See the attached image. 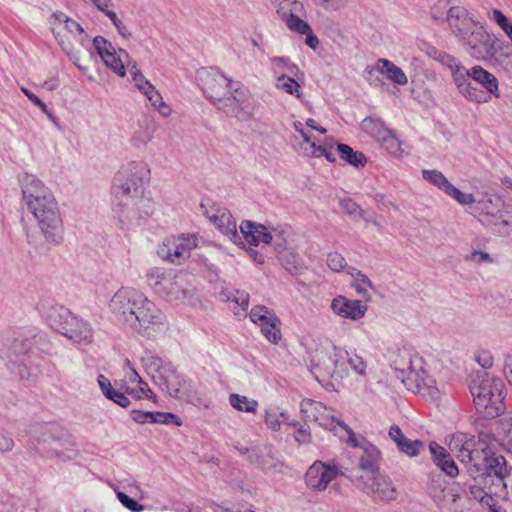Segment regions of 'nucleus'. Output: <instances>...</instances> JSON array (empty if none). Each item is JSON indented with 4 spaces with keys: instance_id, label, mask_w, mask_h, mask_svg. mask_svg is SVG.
I'll use <instances>...</instances> for the list:
<instances>
[{
    "instance_id": "obj_1",
    "label": "nucleus",
    "mask_w": 512,
    "mask_h": 512,
    "mask_svg": "<svg viewBox=\"0 0 512 512\" xmlns=\"http://www.w3.org/2000/svg\"><path fill=\"white\" fill-rule=\"evenodd\" d=\"M20 183L26 207L37 221L45 240L60 244L63 240V220L54 194L32 174L23 175Z\"/></svg>"
},
{
    "instance_id": "obj_2",
    "label": "nucleus",
    "mask_w": 512,
    "mask_h": 512,
    "mask_svg": "<svg viewBox=\"0 0 512 512\" xmlns=\"http://www.w3.org/2000/svg\"><path fill=\"white\" fill-rule=\"evenodd\" d=\"M457 457L474 479L496 477L499 482H503L508 473L505 458L493 453L483 441H466Z\"/></svg>"
},
{
    "instance_id": "obj_3",
    "label": "nucleus",
    "mask_w": 512,
    "mask_h": 512,
    "mask_svg": "<svg viewBox=\"0 0 512 512\" xmlns=\"http://www.w3.org/2000/svg\"><path fill=\"white\" fill-rule=\"evenodd\" d=\"M391 366L395 376L413 393L427 390L430 395L438 393L436 381L427 373L424 359L408 348H398Z\"/></svg>"
},
{
    "instance_id": "obj_4",
    "label": "nucleus",
    "mask_w": 512,
    "mask_h": 512,
    "mask_svg": "<svg viewBox=\"0 0 512 512\" xmlns=\"http://www.w3.org/2000/svg\"><path fill=\"white\" fill-rule=\"evenodd\" d=\"M471 213L480 216L481 223L494 235L507 237L512 232V203L495 193H482Z\"/></svg>"
},
{
    "instance_id": "obj_5",
    "label": "nucleus",
    "mask_w": 512,
    "mask_h": 512,
    "mask_svg": "<svg viewBox=\"0 0 512 512\" xmlns=\"http://www.w3.org/2000/svg\"><path fill=\"white\" fill-rule=\"evenodd\" d=\"M150 170L143 162H130L116 173L112 186V200H115V210L126 222L127 215H123L122 204L131 197L139 198L142 187L148 180Z\"/></svg>"
},
{
    "instance_id": "obj_6",
    "label": "nucleus",
    "mask_w": 512,
    "mask_h": 512,
    "mask_svg": "<svg viewBox=\"0 0 512 512\" xmlns=\"http://www.w3.org/2000/svg\"><path fill=\"white\" fill-rule=\"evenodd\" d=\"M476 410L484 417L494 418L504 410L503 381L499 378H477L470 384Z\"/></svg>"
},
{
    "instance_id": "obj_7",
    "label": "nucleus",
    "mask_w": 512,
    "mask_h": 512,
    "mask_svg": "<svg viewBox=\"0 0 512 512\" xmlns=\"http://www.w3.org/2000/svg\"><path fill=\"white\" fill-rule=\"evenodd\" d=\"M460 44L466 53L477 61L491 62L499 57L509 56L504 52L507 44L495 34L489 33L482 24L470 32L468 39Z\"/></svg>"
},
{
    "instance_id": "obj_8",
    "label": "nucleus",
    "mask_w": 512,
    "mask_h": 512,
    "mask_svg": "<svg viewBox=\"0 0 512 512\" xmlns=\"http://www.w3.org/2000/svg\"><path fill=\"white\" fill-rule=\"evenodd\" d=\"M146 277L150 287L161 297L170 301L186 300L189 290L184 287L186 283L184 274L154 267L147 272Z\"/></svg>"
},
{
    "instance_id": "obj_9",
    "label": "nucleus",
    "mask_w": 512,
    "mask_h": 512,
    "mask_svg": "<svg viewBox=\"0 0 512 512\" xmlns=\"http://www.w3.org/2000/svg\"><path fill=\"white\" fill-rule=\"evenodd\" d=\"M214 105L227 116L234 117L239 121L251 119L256 108L251 92L240 82L218 99Z\"/></svg>"
},
{
    "instance_id": "obj_10",
    "label": "nucleus",
    "mask_w": 512,
    "mask_h": 512,
    "mask_svg": "<svg viewBox=\"0 0 512 512\" xmlns=\"http://www.w3.org/2000/svg\"><path fill=\"white\" fill-rule=\"evenodd\" d=\"M471 81L479 84L490 95L496 98L500 97L499 82L496 76L481 66L475 65L468 69V75L465 76V88L458 90L467 100L475 103H486L489 101V97L483 91L473 87Z\"/></svg>"
},
{
    "instance_id": "obj_11",
    "label": "nucleus",
    "mask_w": 512,
    "mask_h": 512,
    "mask_svg": "<svg viewBox=\"0 0 512 512\" xmlns=\"http://www.w3.org/2000/svg\"><path fill=\"white\" fill-rule=\"evenodd\" d=\"M162 390L167 392L172 398L185 401L199 408L208 409L211 406L210 400L199 389L198 385L192 380L182 377L177 372Z\"/></svg>"
},
{
    "instance_id": "obj_12",
    "label": "nucleus",
    "mask_w": 512,
    "mask_h": 512,
    "mask_svg": "<svg viewBox=\"0 0 512 512\" xmlns=\"http://www.w3.org/2000/svg\"><path fill=\"white\" fill-rule=\"evenodd\" d=\"M347 478L357 489L375 499L391 501L396 498V490L391 481L380 472L364 478L358 471H351Z\"/></svg>"
},
{
    "instance_id": "obj_13",
    "label": "nucleus",
    "mask_w": 512,
    "mask_h": 512,
    "mask_svg": "<svg viewBox=\"0 0 512 512\" xmlns=\"http://www.w3.org/2000/svg\"><path fill=\"white\" fill-rule=\"evenodd\" d=\"M340 359H344V352L339 347L317 351L311 360V373L317 381L340 374Z\"/></svg>"
},
{
    "instance_id": "obj_14",
    "label": "nucleus",
    "mask_w": 512,
    "mask_h": 512,
    "mask_svg": "<svg viewBox=\"0 0 512 512\" xmlns=\"http://www.w3.org/2000/svg\"><path fill=\"white\" fill-rule=\"evenodd\" d=\"M200 209L202 214L209 220L211 224L214 225V227L220 233H222L234 244L238 246L244 245V243L241 241V236L237 231L236 221L227 208L215 205L208 208L202 202L200 204Z\"/></svg>"
},
{
    "instance_id": "obj_15",
    "label": "nucleus",
    "mask_w": 512,
    "mask_h": 512,
    "mask_svg": "<svg viewBox=\"0 0 512 512\" xmlns=\"http://www.w3.org/2000/svg\"><path fill=\"white\" fill-rule=\"evenodd\" d=\"M197 240L194 234L167 238L159 246L157 254L163 260L179 265L189 258L191 250L197 247Z\"/></svg>"
},
{
    "instance_id": "obj_16",
    "label": "nucleus",
    "mask_w": 512,
    "mask_h": 512,
    "mask_svg": "<svg viewBox=\"0 0 512 512\" xmlns=\"http://www.w3.org/2000/svg\"><path fill=\"white\" fill-rule=\"evenodd\" d=\"M164 314L157 306L151 302L146 303V306L137 309L132 316L130 314L126 325L143 336H151L152 331H156L164 324Z\"/></svg>"
},
{
    "instance_id": "obj_17",
    "label": "nucleus",
    "mask_w": 512,
    "mask_h": 512,
    "mask_svg": "<svg viewBox=\"0 0 512 512\" xmlns=\"http://www.w3.org/2000/svg\"><path fill=\"white\" fill-rule=\"evenodd\" d=\"M241 239L250 244L257 246L260 243L270 244L275 241V249L282 252L285 248L286 240L284 238V231L274 230V234L270 233L264 225L257 224L253 221H243L240 224Z\"/></svg>"
},
{
    "instance_id": "obj_18",
    "label": "nucleus",
    "mask_w": 512,
    "mask_h": 512,
    "mask_svg": "<svg viewBox=\"0 0 512 512\" xmlns=\"http://www.w3.org/2000/svg\"><path fill=\"white\" fill-rule=\"evenodd\" d=\"M123 215H127L126 222L123 217L115 210V200H112V211L118 219L122 229H131L139 225L140 220L152 213V201L149 198L139 196V198L131 197L122 204Z\"/></svg>"
},
{
    "instance_id": "obj_19",
    "label": "nucleus",
    "mask_w": 512,
    "mask_h": 512,
    "mask_svg": "<svg viewBox=\"0 0 512 512\" xmlns=\"http://www.w3.org/2000/svg\"><path fill=\"white\" fill-rule=\"evenodd\" d=\"M42 434L38 443L43 445V449L51 456L61 461H68L77 455L75 443L70 437H60L52 433L48 426H41Z\"/></svg>"
},
{
    "instance_id": "obj_20",
    "label": "nucleus",
    "mask_w": 512,
    "mask_h": 512,
    "mask_svg": "<svg viewBox=\"0 0 512 512\" xmlns=\"http://www.w3.org/2000/svg\"><path fill=\"white\" fill-rule=\"evenodd\" d=\"M199 78L202 81L204 94L213 104L239 83L226 77L221 71L213 68L201 70L199 72Z\"/></svg>"
},
{
    "instance_id": "obj_21",
    "label": "nucleus",
    "mask_w": 512,
    "mask_h": 512,
    "mask_svg": "<svg viewBox=\"0 0 512 512\" xmlns=\"http://www.w3.org/2000/svg\"><path fill=\"white\" fill-rule=\"evenodd\" d=\"M446 22L459 43L468 39L481 23L464 6H452L446 13Z\"/></svg>"
},
{
    "instance_id": "obj_22",
    "label": "nucleus",
    "mask_w": 512,
    "mask_h": 512,
    "mask_svg": "<svg viewBox=\"0 0 512 512\" xmlns=\"http://www.w3.org/2000/svg\"><path fill=\"white\" fill-rule=\"evenodd\" d=\"M93 46L109 69L119 77L126 75L125 62L129 59V54L126 50H116L114 46L102 36H96L93 39Z\"/></svg>"
},
{
    "instance_id": "obj_23",
    "label": "nucleus",
    "mask_w": 512,
    "mask_h": 512,
    "mask_svg": "<svg viewBox=\"0 0 512 512\" xmlns=\"http://www.w3.org/2000/svg\"><path fill=\"white\" fill-rule=\"evenodd\" d=\"M342 472L335 464H328L320 460L314 461L305 474V483L314 491H324L328 485Z\"/></svg>"
},
{
    "instance_id": "obj_24",
    "label": "nucleus",
    "mask_w": 512,
    "mask_h": 512,
    "mask_svg": "<svg viewBox=\"0 0 512 512\" xmlns=\"http://www.w3.org/2000/svg\"><path fill=\"white\" fill-rule=\"evenodd\" d=\"M277 14L285 22L288 29L300 35L310 31V25L300 16L305 14V8L302 2L298 0H288L275 7Z\"/></svg>"
},
{
    "instance_id": "obj_25",
    "label": "nucleus",
    "mask_w": 512,
    "mask_h": 512,
    "mask_svg": "<svg viewBox=\"0 0 512 512\" xmlns=\"http://www.w3.org/2000/svg\"><path fill=\"white\" fill-rule=\"evenodd\" d=\"M141 361L146 372L151 376L154 383L161 389H163V387L177 372L170 362L164 361L162 358L151 352H145Z\"/></svg>"
},
{
    "instance_id": "obj_26",
    "label": "nucleus",
    "mask_w": 512,
    "mask_h": 512,
    "mask_svg": "<svg viewBox=\"0 0 512 512\" xmlns=\"http://www.w3.org/2000/svg\"><path fill=\"white\" fill-rule=\"evenodd\" d=\"M301 412L306 420L316 422L331 431H336L337 421H340L330 415L329 409L323 403L311 399L301 402Z\"/></svg>"
},
{
    "instance_id": "obj_27",
    "label": "nucleus",
    "mask_w": 512,
    "mask_h": 512,
    "mask_svg": "<svg viewBox=\"0 0 512 512\" xmlns=\"http://www.w3.org/2000/svg\"><path fill=\"white\" fill-rule=\"evenodd\" d=\"M331 309L342 318L356 321L364 317L368 307L359 300H350L345 296H338L332 300Z\"/></svg>"
},
{
    "instance_id": "obj_28",
    "label": "nucleus",
    "mask_w": 512,
    "mask_h": 512,
    "mask_svg": "<svg viewBox=\"0 0 512 512\" xmlns=\"http://www.w3.org/2000/svg\"><path fill=\"white\" fill-rule=\"evenodd\" d=\"M132 288L122 287L117 290L109 301L108 308L118 322L126 325L131 314Z\"/></svg>"
},
{
    "instance_id": "obj_29",
    "label": "nucleus",
    "mask_w": 512,
    "mask_h": 512,
    "mask_svg": "<svg viewBox=\"0 0 512 512\" xmlns=\"http://www.w3.org/2000/svg\"><path fill=\"white\" fill-rule=\"evenodd\" d=\"M380 461V450L371 442L368 444L364 443V447L361 449V454L359 455V469L357 471L360 473V476H364V478L371 475L373 476V474L375 475L380 472Z\"/></svg>"
},
{
    "instance_id": "obj_30",
    "label": "nucleus",
    "mask_w": 512,
    "mask_h": 512,
    "mask_svg": "<svg viewBox=\"0 0 512 512\" xmlns=\"http://www.w3.org/2000/svg\"><path fill=\"white\" fill-rule=\"evenodd\" d=\"M391 440L396 444L399 452L408 457L418 456L424 450V443L420 440L407 438L398 425H392L388 432Z\"/></svg>"
},
{
    "instance_id": "obj_31",
    "label": "nucleus",
    "mask_w": 512,
    "mask_h": 512,
    "mask_svg": "<svg viewBox=\"0 0 512 512\" xmlns=\"http://www.w3.org/2000/svg\"><path fill=\"white\" fill-rule=\"evenodd\" d=\"M429 492L439 508H449L458 498V494L454 489L447 487L445 480L440 475L437 476V479L433 476Z\"/></svg>"
},
{
    "instance_id": "obj_32",
    "label": "nucleus",
    "mask_w": 512,
    "mask_h": 512,
    "mask_svg": "<svg viewBox=\"0 0 512 512\" xmlns=\"http://www.w3.org/2000/svg\"><path fill=\"white\" fill-rule=\"evenodd\" d=\"M93 336L90 323L74 314L68 326L67 338L78 344H89Z\"/></svg>"
},
{
    "instance_id": "obj_33",
    "label": "nucleus",
    "mask_w": 512,
    "mask_h": 512,
    "mask_svg": "<svg viewBox=\"0 0 512 512\" xmlns=\"http://www.w3.org/2000/svg\"><path fill=\"white\" fill-rule=\"evenodd\" d=\"M9 340L10 338L5 335H2L0 340V344L2 346L0 347L1 356L2 358H7V360L17 359L19 356L28 353L31 348V343L27 338L14 337L11 343L8 344Z\"/></svg>"
},
{
    "instance_id": "obj_34",
    "label": "nucleus",
    "mask_w": 512,
    "mask_h": 512,
    "mask_svg": "<svg viewBox=\"0 0 512 512\" xmlns=\"http://www.w3.org/2000/svg\"><path fill=\"white\" fill-rule=\"evenodd\" d=\"M73 313L64 306H53L47 313V321L52 329L67 337L68 326Z\"/></svg>"
},
{
    "instance_id": "obj_35",
    "label": "nucleus",
    "mask_w": 512,
    "mask_h": 512,
    "mask_svg": "<svg viewBox=\"0 0 512 512\" xmlns=\"http://www.w3.org/2000/svg\"><path fill=\"white\" fill-rule=\"evenodd\" d=\"M155 132L152 120L144 117L137 121L130 137V143L135 148H144L153 138Z\"/></svg>"
},
{
    "instance_id": "obj_36",
    "label": "nucleus",
    "mask_w": 512,
    "mask_h": 512,
    "mask_svg": "<svg viewBox=\"0 0 512 512\" xmlns=\"http://www.w3.org/2000/svg\"><path fill=\"white\" fill-rule=\"evenodd\" d=\"M438 62L450 70L454 84L458 90L465 88V76L468 69L453 55L443 52Z\"/></svg>"
},
{
    "instance_id": "obj_37",
    "label": "nucleus",
    "mask_w": 512,
    "mask_h": 512,
    "mask_svg": "<svg viewBox=\"0 0 512 512\" xmlns=\"http://www.w3.org/2000/svg\"><path fill=\"white\" fill-rule=\"evenodd\" d=\"M429 449L433 456L434 463L441 469V471L450 477L458 475V467L445 448L435 442H432L429 445Z\"/></svg>"
},
{
    "instance_id": "obj_38",
    "label": "nucleus",
    "mask_w": 512,
    "mask_h": 512,
    "mask_svg": "<svg viewBox=\"0 0 512 512\" xmlns=\"http://www.w3.org/2000/svg\"><path fill=\"white\" fill-rule=\"evenodd\" d=\"M374 70H377L381 74L385 75L391 82L396 85L404 86L408 83V78L404 71L388 59H378L375 68L368 70V73L371 74Z\"/></svg>"
},
{
    "instance_id": "obj_39",
    "label": "nucleus",
    "mask_w": 512,
    "mask_h": 512,
    "mask_svg": "<svg viewBox=\"0 0 512 512\" xmlns=\"http://www.w3.org/2000/svg\"><path fill=\"white\" fill-rule=\"evenodd\" d=\"M249 318L253 323L257 324L260 329L267 325L273 328V323H280V319L275 312L263 305L253 307L249 313Z\"/></svg>"
},
{
    "instance_id": "obj_40",
    "label": "nucleus",
    "mask_w": 512,
    "mask_h": 512,
    "mask_svg": "<svg viewBox=\"0 0 512 512\" xmlns=\"http://www.w3.org/2000/svg\"><path fill=\"white\" fill-rule=\"evenodd\" d=\"M270 66L276 78L281 76V74H288L296 78L303 76L299 67L292 63L288 57L270 58Z\"/></svg>"
},
{
    "instance_id": "obj_41",
    "label": "nucleus",
    "mask_w": 512,
    "mask_h": 512,
    "mask_svg": "<svg viewBox=\"0 0 512 512\" xmlns=\"http://www.w3.org/2000/svg\"><path fill=\"white\" fill-rule=\"evenodd\" d=\"M347 274L353 278L352 286L355 288L356 292L365 299H370L369 290H373L374 287L368 276L354 267H349Z\"/></svg>"
},
{
    "instance_id": "obj_42",
    "label": "nucleus",
    "mask_w": 512,
    "mask_h": 512,
    "mask_svg": "<svg viewBox=\"0 0 512 512\" xmlns=\"http://www.w3.org/2000/svg\"><path fill=\"white\" fill-rule=\"evenodd\" d=\"M337 151L343 161L354 167H363L367 163V158L362 152L354 151L347 144H338Z\"/></svg>"
},
{
    "instance_id": "obj_43",
    "label": "nucleus",
    "mask_w": 512,
    "mask_h": 512,
    "mask_svg": "<svg viewBox=\"0 0 512 512\" xmlns=\"http://www.w3.org/2000/svg\"><path fill=\"white\" fill-rule=\"evenodd\" d=\"M297 78L288 74H281L276 78L275 87L289 95H294L296 98L301 99L303 92Z\"/></svg>"
},
{
    "instance_id": "obj_44",
    "label": "nucleus",
    "mask_w": 512,
    "mask_h": 512,
    "mask_svg": "<svg viewBox=\"0 0 512 512\" xmlns=\"http://www.w3.org/2000/svg\"><path fill=\"white\" fill-rule=\"evenodd\" d=\"M344 359H340L342 367L347 364L350 369L359 376H366L367 364L354 350H343Z\"/></svg>"
},
{
    "instance_id": "obj_45",
    "label": "nucleus",
    "mask_w": 512,
    "mask_h": 512,
    "mask_svg": "<svg viewBox=\"0 0 512 512\" xmlns=\"http://www.w3.org/2000/svg\"><path fill=\"white\" fill-rule=\"evenodd\" d=\"M229 403L237 411L246 413H255L259 406L258 401L255 399L237 393L229 395Z\"/></svg>"
},
{
    "instance_id": "obj_46",
    "label": "nucleus",
    "mask_w": 512,
    "mask_h": 512,
    "mask_svg": "<svg viewBox=\"0 0 512 512\" xmlns=\"http://www.w3.org/2000/svg\"><path fill=\"white\" fill-rule=\"evenodd\" d=\"M151 106L157 110L162 116L167 117L171 114V108L163 101L160 92L152 84L149 89L142 92Z\"/></svg>"
},
{
    "instance_id": "obj_47",
    "label": "nucleus",
    "mask_w": 512,
    "mask_h": 512,
    "mask_svg": "<svg viewBox=\"0 0 512 512\" xmlns=\"http://www.w3.org/2000/svg\"><path fill=\"white\" fill-rule=\"evenodd\" d=\"M422 176L426 181H428L429 183L436 186L438 189L443 191L446 195L448 194L450 189L453 187V185L449 182V180L439 170L423 169Z\"/></svg>"
},
{
    "instance_id": "obj_48",
    "label": "nucleus",
    "mask_w": 512,
    "mask_h": 512,
    "mask_svg": "<svg viewBox=\"0 0 512 512\" xmlns=\"http://www.w3.org/2000/svg\"><path fill=\"white\" fill-rule=\"evenodd\" d=\"M52 18L54 19L53 25L63 24L64 28L68 32H70L72 34L77 33V34L81 35L82 40H84L86 38V33H85L83 27L78 22H76L72 18L68 17L66 14H64L62 12H56L52 15Z\"/></svg>"
},
{
    "instance_id": "obj_49",
    "label": "nucleus",
    "mask_w": 512,
    "mask_h": 512,
    "mask_svg": "<svg viewBox=\"0 0 512 512\" xmlns=\"http://www.w3.org/2000/svg\"><path fill=\"white\" fill-rule=\"evenodd\" d=\"M361 127L365 132L377 138L383 139V137L389 133L385 128L383 121L376 118H365L361 123Z\"/></svg>"
},
{
    "instance_id": "obj_50",
    "label": "nucleus",
    "mask_w": 512,
    "mask_h": 512,
    "mask_svg": "<svg viewBox=\"0 0 512 512\" xmlns=\"http://www.w3.org/2000/svg\"><path fill=\"white\" fill-rule=\"evenodd\" d=\"M337 427H340L347 433V435H348L347 442L350 446H352L354 448H359L361 450L364 447V443L365 444L369 443V441L365 437L356 435V433L344 422L337 421Z\"/></svg>"
},
{
    "instance_id": "obj_51",
    "label": "nucleus",
    "mask_w": 512,
    "mask_h": 512,
    "mask_svg": "<svg viewBox=\"0 0 512 512\" xmlns=\"http://www.w3.org/2000/svg\"><path fill=\"white\" fill-rule=\"evenodd\" d=\"M6 367L16 377L19 379H27L30 376L29 368L18 359H9L6 362Z\"/></svg>"
},
{
    "instance_id": "obj_52",
    "label": "nucleus",
    "mask_w": 512,
    "mask_h": 512,
    "mask_svg": "<svg viewBox=\"0 0 512 512\" xmlns=\"http://www.w3.org/2000/svg\"><path fill=\"white\" fill-rule=\"evenodd\" d=\"M449 197L457 201L460 205L466 206L470 205V208L472 206H476V202L478 198H475L473 194H468L460 191L458 188H456L454 185L450 189V191L447 194Z\"/></svg>"
},
{
    "instance_id": "obj_53",
    "label": "nucleus",
    "mask_w": 512,
    "mask_h": 512,
    "mask_svg": "<svg viewBox=\"0 0 512 512\" xmlns=\"http://www.w3.org/2000/svg\"><path fill=\"white\" fill-rule=\"evenodd\" d=\"M327 265L334 272H347L350 267L347 265L345 258L338 252H332L327 255Z\"/></svg>"
},
{
    "instance_id": "obj_54",
    "label": "nucleus",
    "mask_w": 512,
    "mask_h": 512,
    "mask_svg": "<svg viewBox=\"0 0 512 512\" xmlns=\"http://www.w3.org/2000/svg\"><path fill=\"white\" fill-rule=\"evenodd\" d=\"M313 3L327 12H338L348 5L349 0H312Z\"/></svg>"
},
{
    "instance_id": "obj_55",
    "label": "nucleus",
    "mask_w": 512,
    "mask_h": 512,
    "mask_svg": "<svg viewBox=\"0 0 512 512\" xmlns=\"http://www.w3.org/2000/svg\"><path fill=\"white\" fill-rule=\"evenodd\" d=\"M152 423H159L165 425L174 424L176 426L182 425L181 419L171 412H154Z\"/></svg>"
},
{
    "instance_id": "obj_56",
    "label": "nucleus",
    "mask_w": 512,
    "mask_h": 512,
    "mask_svg": "<svg viewBox=\"0 0 512 512\" xmlns=\"http://www.w3.org/2000/svg\"><path fill=\"white\" fill-rule=\"evenodd\" d=\"M117 499L119 502L127 508L131 512H142L144 510V506L140 504L135 499L129 497L124 492H117L116 493Z\"/></svg>"
},
{
    "instance_id": "obj_57",
    "label": "nucleus",
    "mask_w": 512,
    "mask_h": 512,
    "mask_svg": "<svg viewBox=\"0 0 512 512\" xmlns=\"http://www.w3.org/2000/svg\"><path fill=\"white\" fill-rule=\"evenodd\" d=\"M263 336L271 343L278 344L281 340L280 323H273V328L269 325L261 329Z\"/></svg>"
},
{
    "instance_id": "obj_58",
    "label": "nucleus",
    "mask_w": 512,
    "mask_h": 512,
    "mask_svg": "<svg viewBox=\"0 0 512 512\" xmlns=\"http://www.w3.org/2000/svg\"><path fill=\"white\" fill-rule=\"evenodd\" d=\"M151 302L152 301H150L142 292L132 289V298H131L132 308L129 311H131V313L133 315L137 309L139 310L142 307L146 306V303H151Z\"/></svg>"
},
{
    "instance_id": "obj_59",
    "label": "nucleus",
    "mask_w": 512,
    "mask_h": 512,
    "mask_svg": "<svg viewBox=\"0 0 512 512\" xmlns=\"http://www.w3.org/2000/svg\"><path fill=\"white\" fill-rule=\"evenodd\" d=\"M476 362L484 369H489L493 366L494 358L490 351L479 350L475 354Z\"/></svg>"
},
{
    "instance_id": "obj_60",
    "label": "nucleus",
    "mask_w": 512,
    "mask_h": 512,
    "mask_svg": "<svg viewBox=\"0 0 512 512\" xmlns=\"http://www.w3.org/2000/svg\"><path fill=\"white\" fill-rule=\"evenodd\" d=\"M343 210L354 217H363L364 211L361 207L351 199H344L340 203Z\"/></svg>"
},
{
    "instance_id": "obj_61",
    "label": "nucleus",
    "mask_w": 512,
    "mask_h": 512,
    "mask_svg": "<svg viewBox=\"0 0 512 512\" xmlns=\"http://www.w3.org/2000/svg\"><path fill=\"white\" fill-rule=\"evenodd\" d=\"M135 388H131L130 393L134 395L135 398H151L153 395L152 390L149 388L148 384L142 379L140 382L136 384Z\"/></svg>"
},
{
    "instance_id": "obj_62",
    "label": "nucleus",
    "mask_w": 512,
    "mask_h": 512,
    "mask_svg": "<svg viewBox=\"0 0 512 512\" xmlns=\"http://www.w3.org/2000/svg\"><path fill=\"white\" fill-rule=\"evenodd\" d=\"M490 19L494 21L506 34L509 28L512 27V23L508 18L498 9H493Z\"/></svg>"
},
{
    "instance_id": "obj_63",
    "label": "nucleus",
    "mask_w": 512,
    "mask_h": 512,
    "mask_svg": "<svg viewBox=\"0 0 512 512\" xmlns=\"http://www.w3.org/2000/svg\"><path fill=\"white\" fill-rule=\"evenodd\" d=\"M490 19L494 21L506 34L509 28L512 27V23L508 18L498 9H493Z\"/></svg>"
},
{
    "instance_id": "obj_64",
    "label": "nucleus",
    "mask_w": 512,
    "mask_h": 512,
    "mask_svg": "<svg viewBox=\"0 0 512 512\" xmlns=\"http://www.w3.org/2000/svg\"><path fill=\"white\" fill-rule=\"evenodd\" d=\"M386 149L394 156H399L402 153L400 141L392 135L383 137Z\"/></svg>"
}]
</instances>
